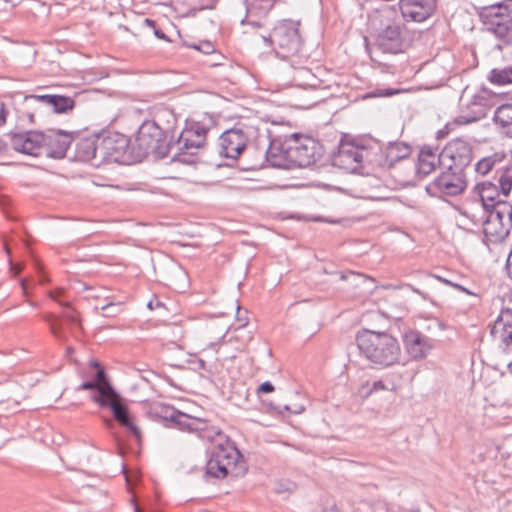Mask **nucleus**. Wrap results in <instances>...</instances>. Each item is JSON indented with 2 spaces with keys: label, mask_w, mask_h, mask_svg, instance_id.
<instances>
[{
  "label": "nucleus",
  "mask_w": 512,
  "mask_h": 512,
  "mask_svg": "<svg viewBox=\"0 0 512 512\" xmlns=\"http://www.w3.org/2000/svg\"><path fill=\"white\" fill-rule=\"evenodd\" d=\"M275 148L276 144H272L270 149L259 152L256 161L243 164L241 169L245 171L258 170L264 166L265 162L279 168H304L314 164L323 155V147L319 141L297 133L285 140V146L280 154L273 153Z\"/></svg>",
  "instance_id": "f257e3e1"
},
{
  "label": "nucleus",
  "mask_w": 512,
  "mask_h": 512,
  "mask_svg": "<svg viewBox=\"0 0 512 512\" xmlns=\"http://www.w3.org/2000/svg\"><path fill=\"white\" fill-rule=\"evenodd\" d=\"M299 21L284 19L278 21L267 34H260L265 45L271 47L280 58H296L292 61V67L296 70L293 80L297 86L313 87L315 76L310 69L301 66L303 61L302 50L304 40L300 32Z\"/></svg>",
  "instance_id": "f03ea898"
},
{
  "label": "nucleus",
  "mask_w": 512,
  "mask_h": 512,
  "mask_svg": "<svg viewBox=\"0 0 512 512\" xmlns=\"http://www.w3.org/2000/svg\"><path fill=\"white\" fill-rule=\"evenodd\" d=\"M176 122V115L168 108L159 109L154 119L144 121L135 138L139 155H154L157 158L168 156L174 144L167 142V134L173 130Z\"/></svg>",
  "instance_id": "7ed1b4c3"
},
{
  "label": "nucleus",
  "mask_w": 512,
  "mask_h": 512,
  "mask_svg": "<svg viewBox=\"0 0 512 512\" xmlns=\"http://www.w3.org/2000/svg\"><path fill=\"white\" fill-rule=\"evenodd\" d=\"M355 340L360 355L377 367H389L400 360V344L387 332L362 329L357 332Z\"/></svg>",
  "instance_id": "20e7f679"
},
{
  "label": "nucleus",
  "mask_w": 512,
  "mask_h": 512,
  "mask_svg": "<svg viewBox=\"0 0 512 512\" xmlns=\"http://www.w3.org/2000/svg\"><path fill=\"white\" fill-rule=\"evenodd\" d=\"M217 435L211 438H201L208 442L214 443L208 450V460L205 465V478L224 479L229 474L235 473L237 466L243 462V455L237 448L234 441L225 435L221 428Z\"/></svg>",
  "instance_id": "39448f33"
},
{
  "label": "nucleus",
  "mask_w": 512,
  "mask_h": 512,
  "mask_svg": "<svg viewBox=\"0 0 512 512\" xmlns=\"http://www.w3.org/2000/svg\"><path fill=\"white\" fill-rule=\"evenodd\" d=\"M477 14L483 30L496 40L494 50L503 51L512 47V0L482 6Z\"/></svg>",
  "instance_id": "423d86ee"
},
{
  "label": "nucleus",
  "mask_w": 512,
  "mask_h": 512,
  "mask_svg": "<svg viewBox=\"0 0 512 512\" xmlns=\"http://www.w3.org/2000/svg\"><path fill=\"white\" fill-rule=\"evenodd\" d=\"M152 411L156 417L165 422L166 426L195 434L198 438H211L219 433L216 425L209 420L190 416L170 405L158 404L152 408Z\"/></svg>",
  "instance_id": "0eeeda50"
},
{
  "label": "nucleus",
  "mask_w": 512,
  "mask_h": 512,
  "mask_svg": "<svg viewBox=\"0 0 512 512\" xmlns=\"http://www.w3.org/2000/svg\"><path fill=\"white\" fill-rule=\"evenodd\" d=\"M253 134L254 127L244 123H236L232 128L225 130L219 136V155L228 159L238 160L241 155L250 153L252 156L256 155L253 162L256 161L259 157V152L262 150L249 147Z\"/></svg>",
  "instance_id": "6e6552de"
},
{
  "label": "nucleus",
  "mask_w": 512,
  "mask_h": 512,
  "mask_svg": "<svg viewBox=\"0 0 512 512\" xmlns=\"http://www.w3.org/2000/svg\"><path fill=\"white\" fill-rule=\"evenodd\" d=\"M209 128L201 122H193L186 127L179 135L174 147L177 152L173 155L172 161L183 164H195L199 149L206 144Z\"/></svg>",
  "instance_id": "1a4fd4ad"
},
{
  "label": "nucleus",
  "mask_w": 512,
  "mask_h": 512,
  "mask_svg": "<svg viewBox=\"0 0 512 512\" xmlns=\"http://www.w3.org/2000/svg\"><path fill=\"white\" fill-rule=\"evenodd\" d=\"M374 159L373 143L363 144L359 140L341 141L334 156V164L351 172H356L364 164L372 166Z\"/></svg>",
  "instance_id": "9d476101"
},
{
  "label": "nucleus",
  "mask_w": 512,
  "mask_h": 512,
  "mask_svg": "<svg viewBox=\"0 0 512 512\" xmlns=\"http://www.w3.org/2000/svg\"><path fill=\"white\" fill-rule=\"evenodd\" d=\"M106 392L101 390L95 397L94 402L101 408H109L114 420L127 429L137 439L141 437V431L133 421L125 400L115 391L113 387H106Z\"/></svg>",
  "instance_id": "9b49d317"
},
{
  "label": "nucleus",
  "mask_w": 512,
  "mask_h": 512,
  "mask_svg": "<svg viewBox=\"0 0 512 512\" xmlns=\"http://www.w3.org/2000/svg\"><path fill=\"white\" fill-rule=\"evenodd\" d=\"M467 188L466 173L455 168H443V171L425 188L432 197H455Z\"/></svg>",
  "instance_id": "f8f14e48"
},
{
  "label": "nucleus",
  "mask_w": 512,
  "mask_h": 512,
  "mask_svg": "<svg viewBox=\"0 0 512 512\" xmlns=\"http://www.w3.org/2000/svg\"><path fill=\"white\" fill-rule=\"evenodd\" d=\"M444 168H455L465 172L474 157L473 143L463 137L451 139L442 148Z\"/></svg>",
  "instance_id": "ddd939ff"
},
{
  "label": "nucleus",
  "mask_w": 512,
  "mask_h": 512,
  "mask_svg": "<svg viewBox=\"0 0 512 512\" xmlns=\"http://www.w3.org/2000/svg\"><path fill=\"white\" fill-rule=\"evenodd\" d=\"M129 138L119 132L109 133L100 137L99 158L95 162V167H100L106 163H122L126 160V153L129 148Z\"/></svg>",
  "instance_id": "4468645a"
},
{
  "label": "nucleus",
  "mask_w": 512,
  "mask_h": 512,
  "mask_svg": "<svg viewBox=\"0 0 512 512\" xmlns=\"http://www.w3.org/2000/svg\"><path fill=\"white\" fill-rule=\"evenodd\" d=\"M486 213L487 216L483 222L484 235L492 243L503 242L512 230L506 203H500L495 207V210H489Z\"/></svg>",
  "instance_id": "2eb2a0df"
},
{
  "label": "nucleus",
  "mask_w": 512,
  "mask_h": 512,
  "mask_svg": "<svg viewBox=\"0 0 512 512\" xmlns=\"http://www.w3.org/2000/svg\"><path fill=\"white\" fill-rule=\"evenodd\" d=\"M243 8L241 25L261 30L266 27L270 12L279 0H236Z\"/></svg>",
  "instance_id": "dca6fc26"
},
{
  "label": "nucleus",
  "mask_w": 512,
  "mask_h": 512,
  "mask_svg": "<svg viewBox=\"0 0 512 512\" xmlns=\"http://www.w3.org/2000/svg\"><path fill=\"white\" fill-rule=\"evenodd\" d=\"M373 150L372 167L381 169L392 168L396 163L407 159L412 153L411 146L401 141L389 142L385 147L373 142Z\"/></svg>",
  "instance_id": "f3484780"
},
{
  "label": "nucleus",
  "mask_w": 512,
  "mask_h": 512,
  "mask_svg": "<svg viewBox=\"0 0 512 512\" xmlns=\"http://www.w3.org/2000/svg\"><path fill=\"white\" fill-rule=\"evenodd\" d=\"M409 45L407 31L397 23L387 25L377 34L375 39L376 48L383 53H402Z\"/></svg>",
  "instance_id": "a211bd4d"
},
{
  "label": "nucleus",
  "mask_w": 512,
  "mask_h": 512,
  "mask_svg": "<svg viewBox=\"0 0 512 512\" xmlns=\"http://www.w3.org/2000/svg\"><path fill=\"white\" fill-rule=\"evenodd\" d=\"M7 136L10 138L12 148L20 153L39 156L44 153L45 137L41 131H10Z\"/></svg>",
  "instance_id": "6ab92c4d"
},
{
  "label": "nucleus",
  "mask_w": 512,
  "mask_h": 512,
  "mask_svg": "<svg viewBox=\"0 0 512 512\" xmlns=\"http://www.w3.org/2000/svg\"><path fill=\"white\" fill-rule=\"evenodd\" d=\"M44 153L47 157L62 159L74 140V134L61 129H49L44 132Z\"/></svg>",
  "instance_id": "aec40b11"
},
{
  "label": "nucleus",
  "mask_w": 512,
  "mask_h": 512,
  "mask_svg": "<svg viewBox=\"0 0 512 512\" xmlns=\"http://www.w3.org/2000/svg\"><path fill=\"white\" fill-rule=\"evenodd\" d=\"M438 167L444 168L442 149L440 150L438 145H422L417 156L416 175L420 178H424L434 172Z\"/></svg>",
  "instance_id": "412c9836"
},
{
  "label": "nucleus",
  "mask_w": 512,
  "mask_h": 512,
  "mask_svg": "<svg viewBox=\"0 0 512 512\" xmlns=\"http://www.w3.org/2000/svg\"><path fill=\"white\" fill-rule=\"evenodd\" d=\"M399 9L406 21L423 22L437 9V0H399Z\"/></svg>",
  "instance_id": "4be33fe9"
},
{
  "label": "nucleus",
  "mask_w": 512,
  "mask_h": 512,
  "mask_svg": "<svg viewBox=\"0 0 512 512\" xmlns=\"http://www.w3.org/2000/svg\"><path fill=\"white\" fill-rule=\"evenodd\" d=\"M24 101L29 107L35 103L45 105L56 114H68L76 106L73 97L60 94H31L26 95Z\"/></svg>",
  "instance_id": "5701e85b"
},
{
  "label": "nucleus",
  "mask_w": 512,
  "mask_h": 512,
  "mask_svg": "<svg viewBox=\"0 0 512 512\" xmlns=\"http://www.w3.org/2000/svg\"><path fill=\"white\" fill-rule=\"evenodd\" d=\"M403 342L407 353L414 359L426 357L433 348V341L417 330H409L403 336Z\"/></svg>",
  "instance_id": "b1692460"
},
{
  "label": "nucleus",
  "mask_w": 512,
  "mask_h": 512,
  "mask_svg": "<svg viewBox=\"0 0 512 512\" xmlns=\"http://www.w3.org/2000/svg\"><path fill=\"white\" fill-rule=\"evenodd\" d=\"M491 335L500 346L512 347V309H502L491 329Z\"/></svg>",
  "instance_id": "393cba45"
},
{
  "label": "nucleus",
  "mask_w": 512,
  "mask_h": 512,
  "mask_svg": "<svg viewBox=\"0 0 512 512\" xmlns=\"http://www.w3.org/2000/svg\"><path fill=\"white\" fill-rule=\"evenodd\" d=\"M495 181H483L474 186V192L479 196L482 207L485 211L495 210L500 203L507 201L500 199L502 191L498 189Z\"/></svg>",
  "instance_id": "a878e982"
},
{
  "label": "nucleus",
  "mask_w": 512,
  "mask_h": 512,
  "mask_svg": "<svg viewBox=\"0 0 512 512\" xmlns=\"http://www.w3.org/2000/svg\"><path fill=\"white\" fill-rule=\"evenodd\" d=\"M100 137H87L80 139L75 146L74 157L81 162H88L95 167L99 156Z\"/></svg>",
  "instance_id": "bb28decb"
},
{
  "label": "nucleus",
  "mask_w": 512,
  "mask_h": 512,
  "mask_svg": "<svg viewBox=\"0 0 512 512\" xmlns=\"http://www.w3.org/2000/svg\"><path fill=\"white\" fill-rule=\"evenodd\" d=\"M493 122L503 135L512 139V103L498 106L494 111Z\"/></svg>",
  "instance_id": "cd10ccee"
},
{
  "label": "nucleus",
  "mask_w": 512,
  "mask_h": 512,
  "mask_svg": "<svg viewBox=\"0 0 512 512\" xmlns=\"http://www.w3.org/2000/svg\"><path fill=\"white\" fill-rule=\"evenodd\" d=\"M506 162V154L495 152L478 160L474 165V170L479 176H487L493 171L500 169V164Z\"/></svg>",
  "instance_id": "c85d7f7f"
},
{
  "label": "nucleus",
  "mask_w": 512,
  "mask_h": 512,
  "mask_svg": "<svg viewBox=\"0 0 512 512\" xmlns=\"http://www.w3.org/2000/svg\"><path fill=\"white\" fill-rule=\"evenodd\" d=\"M493 180L502 191V196L507 197L512 189V163L506 161L500 164V169L496 171Z\"/></svg>",
  "instance_id": "c756f323"
},
{
  "label": "nucleus",
  "mask_w": 512,
  "mask_h": 512,
  "mask_svg": "<svg viewBox=\"0 0 512 512\" xmlns=\"http://www.w3.org/2000/svg\"><path fill=\"white\" fill-rule=\"evenodd\" d=\"M488 79L491 83L497 85H506L512 83V65L504 68H494L490 71Z\"/></svg>",
  "instance_id": "7c9ffc66"
},
{
  "label": "nucleus",
  "mask_w": 512,
  "mask_h": 512,
  "mask_svg": "<svg viewBox=\"0 0 512 512\" xmlns=\"http://www.w3.org/2000/svg\"><path fill=\"white\" fill-rule=\"evenodd\" d=\"M50 297L57 301L61 306L64 307V311L62 314L63 319L71 326L81 327L80 320L78 318L77 312L69 305V303L61 302L57 299L56 295L53 292L49 293Z\"/></svg>",
  "instance_id": "2f4dec72"
},
{
  "label": "nucleus",
  "mask_w": 512,
  "mask_h": 512,
  "mask_svg": "<svg viewBox=\"0 0 512 512\" xmlns=\"http://www.w3.org/2000/svg\"><path fill=\"white\" fill-rule=\"evenodd\" d=\"M106 387H112L109 382L99 383V381H85L78 388V391L81 390H91L93 393L91 394V400L94 402V397L101 391L106 392Z\"/></svg>",
  "instance_id": "473e14b6"
},
{
  "label": "nucleus",
  "mask_w": 512,
  "mask_h": 512,
  "mask_svg": "<svg viewBox=\"0 0 512 512\" xmlns=\"http://www.w3.org/2000/svg\"><path fill=\"white\" fill-rule=\"evenodd\" d=\"M267 406L271 411H276L279 414H283L284 411L292 413V414H300L305 410L303 405H294L293 407L290 405H274L273 403H268Z\"/></svg>",
  "instance_id": "72a5a7b5"
},
{
  "label": "nucleus",
  "mask_w": 512,
  "mask_h": 512,
  "mask_svg": "<svg viewBox=\"0 0 512 512\" xmlns=\"http://www.w3.org/2000/svg\"><path fill=\"white\" fill-rule=\"evenodd\" d=\"M53 315H48L46 317V321L50 323V331L51 333L60 341H65V335L62 331V326L59 323H56Z\"/></svg>",
  "instance_id": "f704fd0d"
},
{
  "label": "nucleus",
  "mask_w": 512,
  "mask_h": 512,
  "mask_svg": "<svg viewBox=\"0 0 512 512\" xmlns=\"http://www.w3.org/2000/svg\"><path fill=\"white\" fill-rule=\"evenodd\" d=\"M145 24L146 26L150 27L153 29V32H154V35L160 39V40H164V41H169V38L166 36V34L157 27V23L155 20H152V19H149V18H146L145 19Z\"/></svg>",
  "instance_id": "c9c22d12"
},
{
  "label": "nucleus",
  "mask_w": 512,
  "mask_h": 512,
  "mask_svg": "<svg viewBox=\"0 0 512 512\" xmlns=\"http://www.w3.org/2000/svg\"><path fill=\"white\" fill-rule=\"evenodd\" d=\"M189 47H192L207 55L214 52V46L209 41H203L199 45H190Z\"/></svg>",
  "instance_id": "e433bc0d"
},
{
  "label": "nucleus",
  "mask_w": 512,
  "mask_h": 512,
  "mask_svg": "<svg viewBox=\"0 0 512 512\" xmlns=\"http://www.w3.org/2000/svg\"><path fill=\"white\" fill-rule=\"evenodd\" d=\"M294 486L295 485L292 482H289V481H279L277 483L276 490H277L278 493H283V492H287V491H292Z\"/></svg>",
  "instance_id": "4c0bfd02"
},
{
  "label": "nucleus",
  "mask_w": 512,
  "mask_h": 512,
  "mask_svg": "<svg viewBox=\"0 0 512 512\" xmlns=\"http://www.w3.org/2000/svg\"><path fill=\"white\" fill-rule=\"evenodd\" d=\"M274 386L273 384L270 382V381H265L263 382L262 384L259 385V387L257 388V393L258 394H261V393H271L274 391Z\"/></svg>",
  "instance_id": "58836bf2"
},
{
  "label": "nucleus",
  "mask_w": 512,
  "mask_h": 512,
  "mask_svg": "<svg viewBox=\"0 0 512 512\" xmlns=\"http://www.w3.org/2000/svg\"><path fill=\"white\" fill-rule=\"evenodd\" d=\"M398 93V90L393 89H377L375 92L372 93V96L375 97H387L392 96Z\"/></svg>",
  "instance_id": "ea45409f"
},
{
  "label": "nucleus",
  "mask_w": 512,
  "mask_h": 512,
  "mask_svg": "<svg viewBox=\"0 0 512 512\" xmlns=\"http://www.w3.org/2000/svg\"><path fill=\"white\" fill-rule=\"evenodd\" d=\"M147 307L150 310H156L160 308H165V305L162 301H160L157 297H153L147 304Z\"/></svg>",
  "instance_id": "a19ab883"
},
{
  "label": "nucleus",
  "mask_w": 512,
  "mask_h": 512,
  "mask_svg": "<svg viewBox=\"0 0 512 512\" xmlns=\"http://www.w3.org/2000/svg\"><path fill=\"white\" fill-rule=\"evenodd\" d=\"M386 389H387V387H386L385 383L382 380H377L372 383L370 392L386 390Z\"/></svg>",
  "instance_id": "79ce46f5"
},
{
  "label": "nucleus",
  "mask_w": 512,
  "mask_h": 512,
  "mask_svg": "<svg viewBox=\"0 0 512 512\" xmlns=\"http://www.w3.org/2000/svg\"><path fill=\"white\" fill-rule=\"evenodd\" d=\"M7 115H8V110L6 109L5 105L3 103H1V105H0V127L5 124Z\"/></svg>",
  "instance_id": "37998d69"
},
{
  "label": "nucleus",
  "mask_w": 512,
  "mask_h": 512,
  "mask_svg": "<svg viewBox=\"0 0 512 512\" xmlns=\"http://www.w3.org/2000/svg\"><path fill=\"white\" fill-rule=\"evenodd\" d=\"M272 144H276V148L273 150L274 154H280L281 151L283 150V147L285 146V142L281 143L280 141L272 140V141H270V144H269L267 149H270Z\"/></svg>",
  "instance_id": "c03bdc74"
},
{
  "label": "nucleus",
  "mask_w": 512,
  "mask_h": 512,
  "mask_svg": "<svg viewBox=\"0 0 512 512\" xmlns=\"http://www.w3.org/2000/svg\"><path fill=\"white\" fill-rule=\"evenodd\" d=\"M475 119H470V118H467L465 116H458L455 118V123L458 124V125H464V124H468V123H471L472 121H474Z\"/></svg>",
  "instance_id": "a18cd8bd"
},
{
  "label": "nucleus",
  "mask_w": 512,
  "mask_h": 512,
  "mask_svg": "<svg viewBox=\"0 0 512 512\" xmlns=\"http://www.w3.org/2000/svg\"><path fill=\"white\" fill-rule=\"evenodd\" d=\"M94 381H99V383L108 382L107 379H106V375H105L103 370H98L96 372L95 380Z\"/></svg>",
  "instance_id": "49530a36"
},
{
  "label": "nucleus",
  "mask_w": 512,
  "mask_h": 512,
  "mask_svg": "<svg viewBox=\"0 0 512 512\" xmlns=\"http://www.w3.org/2000/svg\"><path fill=\"white\" fill-rule=\"evenodd\" d=\"M26 116H27V118H28V120H29V122H30L31 124H33V123L35 122V120H34L35 113H34V112H30V111H28V112L26 113Z\"/></svg>",
  "instance_id": "de8ad7c7"
},
{
  "label": "nucleus",
  "mask_w": 512,
  "mask_h": 512,
  "mask_svg": "<svg viewBox=\"0 0 512 512\" xmlns=\"http://www.w3.org/2000/svg\"><path fill=\"white\" fill-rule=\"evenodd\" d=\"M452 287H454L462 292L470 293L466 288H464L463 286H461L459 284L453 283Z\"/></svg>",
  "instance_id": "09e8293b"
},
{
  "label": "nucleus",
  "mask_w": 512,
  "mask_h": 512,
  "mask_svg": "<svg viewBox=\"0 0 512 512\" xmlns=\"http://www.w3.org/2000/svg\"><path fill=\"white\" fill-rule=\"evenodd\" d=\"M512 267V250L510 251L507 261H506V268Z\"/></svg>",
  "instance_id": "8fccbe9b"
},
{
  "label": "nucleus",
  "mask_w": 512,
  "mask_h": 512,
  "mask_svg": "<svg viewBox=\"0 0 512 512\" xmlns=\"http://www.w3.org/2000/svg\"><path fill=\"white\" fill-rule=\"evenodd\" d=\"M437 279H438L439 281H441L442 283L446 284V285H449V286H452V285H453V282H451L450 280H447V279H445V278H442V277H440V276H438V277H437Z\"/></svg>",
  "instance_id": "3c124183"
},
{
  "label": "nucleus",
  "mask_w": 512,
  "mask_h": 512,
  "mask_svg": "<svg viewBox=\"0 0 512 512\" xmlns=\"http://www.w3.org/2000/svg\"><path fill=\"white\" fill-rule=\"evenodd\" d=\"M6 2H12L13 5L19 4L22 0H5Z\"/></svg>",
  "instance_id": "603ef678"
},
{
  "label": "nucleus",
  "mask_w": 512,
  "mask_h": 512,
  "mask_svg": "<svg viewBox=\"0 0 512 512\" xmlns=\"http://www.w3.org/2000/svg\"><path fill=\"white\" fill-rule=\"evenodd\" d=\"M199 367L200 368H205V361L204 360H199Z\"/></svg>",
  "instance_id": "864d4df0"
},
{
  "label": "nucleus",
  "mask_w": 512,
  "mask_h": 512,
  "mask_svg": "<svg viewBox=\"0 0 512 512\" xmlns=\"http://www.w3.org/2000/svg\"><path fill=\"white\" fill-rule=\"evenodd\" d=\"M21 286H22V289H23L24 293L26 294L27 292H26L25 281L21 282Z\"/></svg>",
  "instance_id": "5fc2aeb1"
},
{
  "label": "nucleus",
  "mask_w": 512,
  "mask_h": 512,
  "mask_svg": "<svg viewBox=\"0 0 512 512\" xmlns=\"http://www.w3.org/2000/svg\"><path fill=\"white\" fill-rule=\"evenodd\" d=\"M507 271H508L509 276H510V277H511V279H512V267H508V268H507Z\"/></svg>",
  "instance_id": "6e6d98bb"
},
{
  "label": "nucleus",
  "mask_w": 512,
  "mask_h": 512,
  "mask_svg": "<svg viewBox=\"0 0 512 512\" xmlns=\"http://www.w3.org/2000/svg\"><path fill=\"white\" fill-rule=\"evenodd\" d=\"M106 425L108 427H111L113 425L112 421L111 420H106Z\"/></svg>",
  "instance_id": "4d7b16f0"
},
{
  "label": "nucleus",
  "mask_w": 512,
  "mask_h": 512,
  "mask_svg": "<svg viewBox=\"0 0 512 512\" xmlns=\"http://www.w3.org/2000/svg\"><path fill=\"white\" fill-rule=\"evenodd\" d=\"M73 351H74V350H73V348H72V347H68V348H67V353H68V354L72 353Z\"/></svg>",
  "instance_id": "13d9d810"
},
{
  "label": "nucleus",
  "mask_w": 512,
  "mask_h": 512,
  "mask_svg": "<svg viewBox=\"0 0 512 512\" xmlns=\"http://www.w3.org/2000/svg\"><path fill=\"white\" fill-rule=\"evenodd\" d=\"M216 345H218V343H213V342H211V343L209 344V347L214 348Z\"/></svg>",
  "instance_id": "bf43d9fd"
},
{
  "label": "nucleus",
  "mask_w": 512,
  "mask_h": 512,
  "mask_svg": "<svg viewBox=\"0 0 512 512\" xmlns=\"http://www.w3.org/2000/svg\"><path fill=\"white\" fill-rule=\"evenodd\" d=\"M442 132H443L442 130H439V131L437 132L438 137H440V135L442 134Z\"/></svg>",
  "instance_id": "052dcab7"
},
{
  "label": "nucleus",
  "mask_w": 512,
  "mask_h": 512,
  "mask_svg": "<svg viewBox=\"0 0 512 512\" xmlns=\"http://www.w3.org/2000/svg\"><path fill=\"white\" fill-rule=\"evenodd\" d=\"M419 512V511H418Z\"/></svg>",
  "instance_id": "680f3d73"
}]
</instances>
